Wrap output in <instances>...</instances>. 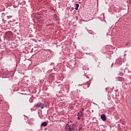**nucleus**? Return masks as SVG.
I'll return each instance as SVG.
<instances>
[{"mask_svg":"<svg viewBox=\"0 0 131 131\" xmlns=\"http://www.w3.org/2000/svg\"><path fill=\"white\" fill-rule=\"evenodd\" d=\"M116 119H117V120H118L117 122H116V123L119 122V121H120V118H119V117H116Z\"/></svg>","mask_w":131,"mask_h":131,"instance_id":"9b49d317","label":"nucleus"},{"mask_svg":"<svg viewBox=\"0 0 131 131\" xmlns=\"http://www.w3.org/2000/svg\"><path fill=\"white\" fill-rule=\"evenodd\" d=\"M6 37L10 38L12 36V32H7L5 34Z\"/></svg>","mask_w":131,"mask_h":131,"instance_id":"7ed1b4c3","label":"nucleus"},{"mask_svg":"<svg viewBox=\"0 0 131 131\" xmlns=\"http://www.w3.org/2000/svg\"><path fill=\"white\" fill-rule=\"evenodd\" d=\"M78 8H79V4H76V8H75V9L78 10Z\"/></svg>","mask_w":131,"mask_h":131,"instance_id":"1a4fd4ad","label":"nucleus"},{"mask_svg":"<svg viewBox=\"0 0 131 131\" xmlns=\"http://www.w3.org/2000/svg\"><path fill=\"white\" fill-rule=\"evenodd\" d=\"M79 131H83L82 130V125L81 124L79 127Z\"/></svg>","mask_w":131,"mask_h":131,"instance_id":"6e6552de","label":"nucleus"},{"mask_svg":"<svg viewBox=\"0 0 131 131\" xmlns=\"http://www.w3.org/2000/svg\"><path fill=\"white\" fill-rule=\"evenodd\" d=\"M80 114L79 113H78L77 116H80V117H82L83 116V113L81 112V111H80Z\"/></svg>","mask_w":131,"mask_h":131,"instance_id":"0eeeda50","label":"nucleus"},{"mask_svg":"<svg viewBox=\"0 0 131 131\" xmlns=\"http://www.w3.org/2000/svg\"><path fill=\"white\" fill-rule=\"evenodd\" d=\"M101 118L103 121H106L107 118H106V115L105 114H102L101 116Z\"/></svg>","mask_w":131,"mask_h":131,"instance_id":"39448f33","label":"nucleus"},{"mask_svg":"<svg viewBox=\"0 0 131 131\" xmlns=\"http://www.w3.org/2000/svg\"><path fill=\"white\" fill-rule=\"evenodd\" d=\"M47 125H48V122H43L41 124L40 126L42 127V126H47Z\"/></svg>","mask_w":131,"mask_h":131,"instance_id":"423d86ee","label":"nucleus"},{"mask_svg":"<svg viewBox=\"0 0 131 131\" xmlns=\"http://www.w3.org/2000/svg\"><path fill=\"white\" fill-rule=\"evenodd\" d=\"M112 66H113V63L112 64L111 67H112Z\"/></svg>","mask_w":131,"mask_h":131,"instance_id":"6ab92c4d","label":"nucleus"},{"mask_svg":"<svg viewBox=\"0 0 131 131\" xmlns=\"http://www.w3.org/2000/svg\"><path fill=\"white\" fill-rule=\"evenodd\" d=\"M106 35H108V33H106Z\"/></svg>","mask_w":131,"mask_h":131,"instance_id":"aec40b11","label":"nucleus"},{"mask_svg":"<svg viewBox=\"0 0 131 131\" xmlns=\"http://www.w3.org/2000/svg\"><path fill=\"white\" fill-rule=\"evenodd\" d=\"M87 78L89 81H87L86 83H84V85H85V88H90L91 85V81L93 80V76L91 75H85L84 79H85Z\"/></svg>","mask_w":131,"mask_h":131,"instance_id":"f257e3e1","label":"nucleus"},{"mask_svg":"<svg viewBox=\"0 0 131 131\" xmlns=\"http://www.w3.org/2000/svg\"><path fill=\"white\" fill-rule=\"evenodd\" d=\"M117 74L118 75H120V76H122L123 75V73H118V72H117Z\"/></svg>","mask_w":131,"mask_h":131,"instance_id":"f8f14e48","label":"nucleus"},{"mask_svg":"<svg viewBox=\"0 0 131 131\" xmlns=\"http://www.w3.org/2000/svg\"><path fill=\"white\" fill-rule=\"evenodd\" d=\"M77 119H78V120H80V117H77Z\"/></svg>","mask_w":131,"mask_h":131,"instance_id":"f3484780","label":"nucleus"},{"mask_svg":"<svg viewBox=\"0 0 131 131\" xmlns=\"http://www.w3.org/2000/svg\"><path fill=\"white\" fill-rule=\"evenodd\" d=\"M71 130H74V129H75L74 127H71Z\"/></svg>","mask_w":131,"mask_h":131,"instance_id":"2eb2a0df","label":"nucleus"},{"mask_svg":"<svg viewBox=\"0 0 131 131\" xmlns=\"http://www.w3.org/2000/svg\"><path fill=\"white\" fill-rule=\"evenodd\" d=\"M83 110H84V108H81V110L80 111H81V112H82V111H83Z\"/></svg>","mask_w":131,"mask_h":131,"instance_id":"dca6fc26","label":"nucleus"},{"mask_svg":"<svg viewBox=\"0 0 131 131\" xmlns=\"http://www.w3.org/2000/svg\"><path fill=\"white\" fill-rule=\"evenodd\" d=\"M66 131H71V126L70 125L67 124L66 125Z\"/></svg>","mask_w":131,"mask_h":131,"instance_id":"20e7f679","label":"nucleus"},{"mask_svg":"<svg viewBox=\"0 0 131 131\" xmlns=\"http://www.w3.org/2000/svg\"><path fill=\"white\" fill-rule=\"evenodd\" d=\"M118 78L119 81H122L123 80V78L121 77H118Z\"/></svg>","mask_w":131,"mask_h":131,"instance_id":"9d476101","label":"nucleus"},{"mask_svg":"<svg viewBox=\"0 0 131 131\" xmlns=\"http://www.w3.org/2000/svg\"><path fill=\"white\" fill-rule=\"evenodd\" d=\"M89 32L90 34H95V32H93L92 30L89 31Z\"/></svg>","mask_w":131,"mask_h":131,"instance_id":"ddd939ff","label":"nucleus"},{"mask_svg":"<svg viewBox=\"0 0 131 131\" xmlns=\"http://www.w3.org/2000/svg\"><path fill=\"white\" fill-rule=\"evenodd\" d=\"M73 125H74V124H73Z\"/></svg>","mask_w":131,"mask_h":131,"instance_id":"412c9836","label":"nucleus"},{"mask_svg":"<svg viewBox=\"0 0 131 131\" xmlns=\"http://www.w3.org/2000/svg\"><path fill=\"white\" fill-rule=\"evenodd\" d=\"M40 106L41 109H43V108H45V105L43 104V103H42L40 102H38L36 105H34V107H36V108H39Z\"/></svg>","mask_w":131,"mask_h":131,"instance_id":"f03ea898","label":"nucleus"},{"mask_svg":"<svg viewBox=\"0 0 131 131\" xmlns=\"http://www.w3.org/2000/svg\"><path fill=\"white\" fill-rule=\"evenodd\" d=\"M110 88H106L105 89V91H106V92H107V93H109L110 92Z\"/></svg>","mask_w":131,"mask_h":131,"instance_id":"4468645a","label":"nucleus"},{"mask_svg":"<svg viewBox=\"0 0 131 131\" xmlns=\"http://www.w3.org/2000/svg\"><path fill=\"white\" fill-rule=\"evenodd\" d=\"M113 31V34H113V35H114L115 33H114V32H113V31Z\"/></svg>","mask_w":131,"mask_h":131,"instance_id":"a211bd4d","label":"nucleus"}]
</instances>
